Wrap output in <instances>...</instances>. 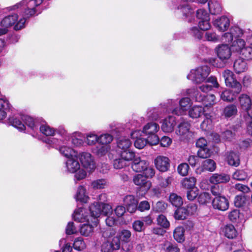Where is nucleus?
I'll return each mask as SVG.
<instances>
[{"instance_id": "c85d7f7f", "label": "nucleus", "mask_w": 252, "mask_h": 252, "mask_svg": "<svg viewBox=\"0 0 252 252\" xmlns=\"http://www.w3.org/2000/svg\"><path fill=\"white\" fill-rule=\"evenodd\" d=\"M233 67L235 72L239 74L246 71L247 69V63L244 59L239 58L235 61Z\"/></svg>"}, {"instance_id": "09e8293b", "label": "nucleus", "mask_w": 252, "mask_h": 252, "mask_svg": "<svg viewBox=\"0 0 252 252\" xmlns=\"http://www.w3.org/2000/svg\"><path fill=\"white\" fill-rule=\"evenodd\" d=\"M121 241L124 243H128L130 241L131 232L126 229H123L117 234Z\"/></svg>"}, {"instance_id": "7c9ffc66", "label": "nucleus", "mask_w": 252, "mask_h": 252, "mask_svg": "<svg viewBox=\"0 0 252 252\" xmlns=\"http://www.w3.org/2000/svg\"><path fill=\"white\" fill-rule=\"evenodd\" d=\"M162 109L161 107L149 108L147 113V117L152 120H158L161 115Z\"/></svg>"}, {"instance_id": "c9c22d12", "label": "nucleus", "mask_w": 252, "mask_h": 252, "mask_svg": "<svg viewBox=\"0 0 252 252\" xmlns=\"http://www.w3.org/2000/svg\"><path fill=\"white\" fill-rule=\"evenodd\" d=\"M210 12L213 15L219 14L221 10L220 4L216 0H210L208 2Z\"/></svg>"}, {"instance_id": "0e129e2a", "label": "nucleus", "mask_w": 252, "mask_h": 252, "mask_svg": "<svg viewBox=\"0 0 252 252\" xmlns=\"http://www.w3.org/2000/svg\"><path fill=\"white\" fill-rule=\"evenodd\" d=\"M210 18L203 19L198 21V26L200 30L202 31H207L211 28V25L209 23Z\"/></svg>"}, {"instance_id": "3c124183", "label": "nucleus", "mask_w": 252, "mask_h": 252, "mask_svg": "<svg viewBox=\"0 0 252 252\" xmlns=\"http://www.w3.org/2000/svg\"><path fill=\"white\" fill-rule=\"evenodd\" d=\"M113 139V136L111 134H103L98 136V143L103 145H109Z\"/></svg>"}, {"instance_id": "de8ad7c7", "label": "nucleus", "mask_w": 252, "mask_h": 252, "mask_svg": "<svg viewBox=\"0 0 252 252\" xmlns=\"http://www.w3.org/2000/svg\"><path fill=\"white\" fill-rule=\"evenodd\" d=\"M165 107L163 109H166V112L168 113H172L175 114V112L173 109L178 108L177 106V101L175 99H169L167 100L166 105H164Z\"/></svg>"}, {"instance_id": "72a5a7b5", "label": "nucleus", "mask_w": 252, "mask_h": 252, "mask_svg": "<svg viewBox=\"0 0 252 252\" xmlns=\"http://www.w3.org/2000/svg\"><path fill=\"white\" fill-rule=\"evenodd\" d=\"M118 154L120 157L126 161L132 160L136 156L135 153L130 148L118 151Z\"/></svg>"}, {"instance_id": "cd10ccee", "label": "nucleus", "mask_w": 252, "mask_h": 252, "mask_svg": "<svg viewBox=\"0 0 252 252\" xmlns=\"http://www.w3.org/2000/svg\"><path fill=\"white\" fill-rule=\"evenodd\" d=\"M234 92L230 90H225L220 94V98L222 100L227 102H232L237 98V94L239 93L236 92V90H234Z\"/></svg>"}, {"instance_id": "20e7f679", "label": "nucleus", "mask_w": 252, "mask_h": 252, "mask_svg": "<svg viewBox=\"0 0 252 252\" xmlns=\"http://www.w3.org/2000/svg\"><path fill=\"white\" fill-rule=\"evenodd\" d=\"M210 72V69L208 66H199L194 69H192L187 76V78L196 84L201 83L206 80Z\"/></svg>"}, {"instance_id": "79ce46f5", "label": "nucleus", "mask_w": 252, "mask_h": 252, "mask_svg": "<svg viewBox=\"0 0 252 252\" xmlns=\"http://www.w3.org/2000/svg\"><path fill=\"white\" fill-rule=\"evenodd\" d=\"M228 163L232 166H237L240 164V159L237 154L231 152L227 156Z\"/></svg>"}, {"instance_id": "603ef678", "label": "nucleus", "mask_w": 252, "mask_h": 252, "mask_svg": "<svg viewBox=\"0 0 252 252\" xmlns=\"http://www.w3.org/2000/svg\"><path fill=\"white\" fill-rule=\"evenodd\" d=\"M169 200L171 204L176 207L181 206L183 203V200L182 197L175 193H172L170 194L169 196Z\"/></svg>"}, {"instance_id": "ea45409f", "label": "nucleus", "mask_w": 252, "mask_h": 252, "mask_svg": "<svg viewBox=\"0 0 252 252\" xmlns=\"http://www.w3.org/2000/svg\"><path fill=\"white\" fill-rule=\"evenodd\" d=\"M205 117L204 121L200 125V127L202 130L207 131H209L212 128V121L211 119V116L209 114H205Z\"/></svg>"}, {"instance_id": "37998d69", "label": "nucleus", "mask_w": 252, "mask_h": 252, "mask_svg": "<svg viewBox=\"0 0 252 252\" xmlns=\"http://www.w3.org/2000/svg\"><path fill=\"white\" fill-rule=\"evenodd\" d=\"M83 136L79 132H75L71 135L72 143L76 146H82L84 143Z\"/></svg>"}, {"instance_id": "6ab92c4d", "label": "nucleus", "mask_w": 252, "mask_h": 252, "mask_svg": "<svg viewBox=\"0 0 252 252\" xmlns=\"http://www.w3.org/2000/svg\"><path fill=\"white\" fill-rule=\"evenodd\" d=\"M88 214L86 209L80 207L74 211L73 218L75 221L78 222H82L86 221L88 222H91V219Z\"/></svg>"}, {"instance_id": "f03ea898", "label": "nucleus", "mask_w": 252, "mask_h": 252, "mask_svg": "<svg viewBox=\"0 0 252 252\" xmlns=\"http://www.w3.org/2000/svg\"><path fill=\"white\" fill-rule=\"evenodd\" d=\"M9 122L12 126L21 131L25 130V125L33 131L37 129L39 126V123L36 119L27 115H14L9 118Z\"/></svg>"}, {"instance_id": "e2e57ef3", "label": "nucleus", "mask_w": 252, "mask_h": 252, "mask_svg": "<svg viewBox=\"0 0 252 252\" xmlns=\"http://www.w3.org/2000/svg\"><path fill=\"white\" fill-rule=\"evenodd\" d=\"M205 38L208 41L217 42L219 40V36L215 32H207L205 34Z\"/></svg>"}, {"instance_id": "4468645a", "label": "nucleus", "mask_w": 252, "mask_h": 252, "mask_svg": "<svg viewBox=\"0 0 252 252\" xmlns=\"http://www.w3.org/2000/svg\"><path fill=\"white\" fill-rule=\"evenodd\" d=\"M157 169L160 172L167 171L170 166V160L169 158L165 156H158L154 160Z\"/></svg>"}, {"instance_id": "2eb2a0df", "label": "nucleus", "mask_w": 252, "mask_h": 252, "mask_svg": "<svg viewBox=\"0 0 252 252\" xmlns=\"http://www.w3.org/2000/svg\"><path fill=\"white\" fill-rule=\"evenodd\" d=\"M216 51L218 57L221 61L229 59L231 55V49L227 44L218 45L216 48Z\"/></svg>"}, {"instance_id": "69168bd1", "label": "nucleus", "mask_w": 252, "mask_h": 252, "mask_svg": "<svg viewBox=\"0 0 252 252\" xmlns=\"http://www.w3.org/2000/svg\"><path fill=\"white\" fill-rule=\"evenodd\" d=\"M142 172L143 173V176L147 179V178H152L155 175V170L149 166H147L146 169H144Z\"/></svg>"}, {"instance_id": "6e6d98bb", "label": "nucleus", "mask_w": 252, "mask_h": 252, "mask_svg": "<svg viewBox=\"0 0 252 252\" xmlns=\"http://www.w3.org/2000/svg\"><path fill=\"white\" fill-rule=\"evenodd\" d=\"M211 199L210 193L206 192L200 193L198 197V201L201 204H207L210 202Z\"/></svg>"}, {"instance_id": "c756f323", "label": "nucleus", "mask_w": 252, "mask_h": 252, "mask_svg": "<svg viewBox=\"0 0 252 252\" xmlns=\"http://www.w3.org/2000/svg\"><path fill=\"white\" fill-rule=\"evenodd\" d=\"M159 129V125L154 122H150L146 124L143 128V132L146 135L156 134Z\"/></svg>"}, {"instance_id": "a19ab883", "label": "nucleus", "mask_w": 252, "mask_h": 252, "mask_svg": "<svg viewBox=\"0 0 252 252\" xmlns=\"http://www.w3.org/2000/svg\"><path fill=\"white\" fill-rule=\"evenodd\" d=\"M108 185V183L105 179H96L91 183V186L94 189H103Z\"/></svg>"}, {"instance_id": "c03bdc74", "label": "nucleus", "mask_w": 252, "mask_h": 252, "mask_svg": "<svg viewBox=\"0 0 252 252\" xmlns=\"http://www.w3.org/2000/svg\"><path fill=\"white\" fill-rule=\"evenodd\" d=\"M247 44L242 50L241 55L246 60H252V43L250 41H247Z\"/></svg>"}, {"instance_id": "bb28decb", "label": "nucleus", "mask_w": 252, "mask_h": 252, "mask_svg": "<svg viewBox=\"0 0 252 252\" xmlns=\"http://www.w3.org/2000/svg\"><path fill=\"white\" fill-rule=\"evenodd\" d=\"M246 45L247 44L244 39L237 38L232 42L231 45V49L232 51L239 53L241 55L242 50Z\"/></svg>"}, {"instance_id": "f257e3e1", "label": "nucleus", "mask_w": 252, "mask_h": 252, "mask_svg": "<svg viewBox=\"0 0 252 252\" xmlns=\"http://www.w3.org/2000/svg\"><path fill=\"white\" fill-rule=\"evenodd\" d=\"M44 0H22L15 5L8 7L9 11H16L21 13L19 17L17 13H13L4 17L0 22L1 27H13L15 31L24 28L26 18L37 15L41 13L43 9L41 4Z\"/></svg>"}, {"instance_id": "4c0bfd02", "label": "nucleus", "mask_w": 252, "mask_h": 252, "mask_svg": "<svg viewBox=\"0 0 252 252\" xmlns=\"http://www.w3.org/2000/svg\"><path fill=\"white\" fill-rule=\"evenodd\" d=\"M97 224L94 225L93 223L92 224H84L80 227V232L82 235L89 236L93 234L94 227Z\"/></svg>"}, {"instance_id": "b1692460", "label": "nucleus", "mask_w": 252, "mask_h": 252, "mask_svg": "<svg viewBox=\"0 0 252 252\" xmlns=\"http://www.w3.org/2000/svg\"><path fill=\"white\" fill-rule=\"evenodd\" d=\"M229 180V176L225 174H214L209 179L210 182L213 184L226 183Z\"/></svg>"}, {"instance_id": "f704fd0d", "label": "nucleus", "mask_w": 252, "mask_h": 252, "mask_svg": "<svg viewBox=\"0 0 252 252\" xmlns=\"http://www.w3.org/2000/svg\"><path fill=\"white\" fill-rule=\"evenodd\" d=\"M60 153L68 159L78 155L77 152L72 148L67 146H62L59 148Z\"/></svg>"}, {"instance_id": "dca6fc26", "label": "nucleus", "mask_w": 252, "mask_h": 252, "mask_svg": "<svg viewBox=\"0 0 252 252\" xmlns=\"http://www.w3.org/2000/svg\"><path fill=\"white\" fill-rule=\"evenodd\" d=\"M65 168L67 172L70 173L76 172L80 168V165L78 161V155L66 159L65 162Z\"/></svg>"}, {"instance_id": "680f3d73", "label": "nucleus", "mask_w": 252, "mask_h": 252, "mask_svg": "<svg viewBox=\"0 0 252 252\" xmlns=\"http://www.w3.org/2000/svg\"><path fill=\"white\" fill-rule=\"evenodd\" d=\"M189 32L190 34L193 36L195 38L200 40L202 38L203 32L196 27H191L189 29Z\"/></svg>"}, {"instance_id": "8fccbe9b", "label": "nucleus", "mask_w": 252, "mask_h": 252, "mask_svg": "<svg viewBox=\"0 0 252 252\" xmlns=\"http://www.w3.org/2000/svg\"><path fill=\"white\" fill-rule=\"evenodd\" d=\"M85 142L88 145L93 146L98 143V136L94 133H89L86 134Z\"/></svg>"}, {"instance_id": "a18cd8bd", "label": "nucleus", "mask_w": 252, "mask_h": 252, "mask_svg": "<svg viewBox=\"0 0 252 252\" xmlns=\"http://www.w3.org/2000/svg\"><path fill=\"white\" fill-rule=\"evenodd\" d=\"M196 183V179L193 177L184 178L181 182L183 187L188 189L194 188Z\"/></svg>"}, {"instance_id": "bf43d9fd", "label": "nucleus", "mask_w": 252, "mask_h": 252, "mask_svg": "<svg viewBox=\"0 0 252 252\" xmlns=\"http://www.w3.org/2000/svg\"><path fill=\"white\" fill-rule=\"evenodd\" d=\"M158 224L164 228L169 227L170 223L167 218L163 215H160L157 218Z\"/></svg>"}, {"instance_id": "e433bc0d", "label": "nucleus", "mask_w": 252, "mask_h": 252, "mask_svg": "<svg viewBox=\"0 0 252 252\" xmlns=\"http://www.w3.org/2000/svg\"><path fill=\"white\" fill-rule=\"evenodd\" d=\"M185 229L182 226H178L175 229L173 236L178 243H182L185 241Z\"/></svg>"}, {"instance_id": "f3484780", "label": "nucleus", "mask_w": 252, "mask_h": 252, "mask_svg": "<svg viewBox=\"0 0 252 252\" xmlns=\"http://www.w3.org/2000/svg\"><path fill=\"white\" fill-rule=\"evenodd\" d=\"M149 162L141 159L140 157L135 156L131 163V168L135 172H141L149 165Z\"/></svg>"}, {"instance_id": "423d86ee", "label": "nucleus", "mask_w": 252, "mask_h": 252, "mask_svg": "<svg viewBox=\"0 0 252 252\" xmlns=\"http://www.w3.org/2000/svg\"><path fill=\"white\" fill-rule=\"evenodd\" d=\"M224 79L225 83L227 87L236 90L237 93H240L242 90V85L236 79L233 72L228 69L224 70L222 73Z\"/></svg>"}, {"instance_id": "2f4dec72", "label": "nucleus", "mask_w": 252, "mask_h": 252, "mask_svg": "<svg viewBox=\"0 0 252 252\" xmlns=\"http://www.w3.org/2000/svg\"><path fill=\"white\" fill-rule=\"evenodd\" d=\"M75 198L76 201H80L83 203L88 202L89 197L86 194V189L83 186H80L78 188Z\"/></svg>"}, {"instance_id": "f8f14e48", "label": "nucleus", "mask_w": 252, "mask_h": 252, "mask_svg": "<svg viewBox=\"0 0 252 252\" xmlns=\"http://www.w3.org/2000/svg\"><path fill=\"white\" fill-rule=\"evenodd\" d=\"M115 233V231L111 228H107L103 232V237L108 238V240L102 245L101 251L102 252H113L115 250L110 244V237H113Z\"/></svg>"}, {"instance_id": "7ed1b4c3", "label": "nucleus", "mask_w": 252, "mask_h": 252, "mask_svg": "<svg viewBox=\"0 0 252 252\" xmlns=\"http://www.w3.org/2000/svg\"><path fill=\"white\" fill-rule=\"evenodd\" d=\"M186 94L194 98L197 102H202L205 106H211L216 103V97L213 94L205 96L201 94L198 90L191 88L187 90Z\"/></svg>"}, {"instance_id": "9b49d317", "label": "nucleus", "mask_w": 252, "mask_h": 252, "mask_svg": "<svg viewBox=\"0 0 252 252\" xmlns=\"http://www.w3.org/2000/svg\"><path fill=\"white\" fill-rule=\"evenodd\" d=\"M90 215L91 221L94 225H96L98 223L97 218L102 213V207L100 204H98L94 202L92 203L89 207Z\"/></svg>"}, {"instance_id": "0eeeda50", "label": "nucleus", "mask_w": 252, "mask_h": 252, "mask_svg": "<svg viewBox=\"0 0 252 252\" xmlns=\"http://www.w3.org/2000/svg\"><path fill=\"white\" fill-rule=\"evenodd\" d=\"M190 125L187 122L181 123L175 130V133L180 141H187L192 136Z\"/></svg>"}, {"instance_id": "338daca9", "label": "nucleus", "mask_w": 252, "mask_h": 252, "mask_svg": "<svg viewBox=\"0 0 252 252\" xmlns=\"http://www.w3.org/2000/svg\"><path fill=\"white\" fill-rule=\"evenodd\" d=\"M197 155L199 158H206L210 157L211 152L206 147L201 148L197 152Z\"/></svg>"}, {"instance_id": "4d7b16f0", "label": "nucleus", "mask_w": 252, "mask_h": 252, "mask_svg": "<svg viewBox=\"0 0 252 252\" xmlns=\"http://www.w3.org/2000/svg\"><path fill=\"white\" fill-rule=\"evenodd\" d=\"M40 131L47 136H53L55 133V130L46 125H42L40 127Z\"/></svg>"}, {"instance_id": "49530a36", "label": "nucleus", "mask_w": 252, "mask_h": 252, "mask_svg": "<svg viewBox=\"0 0 252 252\" xmlns=\"http://www.w3.org/2000/svg\"><path fill=\"white\" fill-rule=\"evenodd\" d=\"M188 212L186 208H179L174 213V218L176 220H183L189 215Z\"/></svg>"}, {"instance_id": "a211bd4d", "label": "nucleus", "mask_w": 252, "mask_h": 252, "mask_svg": "<svg viewBox=\"0 0 252 252\" xmlns=\"http://www.w3.org/2000/svg\"><path fill=\"white\" fill-rule=\"evenodd\" d=\"M176 125L175 117L169 116L163 120L161 122V128L164 132L170 133L174 130Z\"/></svg>"}, {"instance_id": "5701e85b", "label": "nucleus", "mask_w": 252, "mask_h": 252, "mask_svg": "<svg viewBox=\"0 0 252 252\" xmlns=\"http://www.w3.org/2000/svg\"><path fill=\"white\" fill-rule=\"evenodd\" d=\"M216 168L215 162L211 159H207L202 162L201 166L197 169V172L200 174L204 171H214Z\"/></svg>"}, {"instance_id": "39448f33", "label": "nucleus", "mask_w": 252, "mask_h": 252, "mask_svg": "<svg viewBox=\"0 0 252 252\" xmlns=\"http://www.w3.org/2000/svg\"><path fill=\"white\" fill-rule=\"evenodd\" d=\"M82 167L90 173L94 171L96 168L95 163L93 156L88 152H81L78 155V158Z\"/></svg>"}, {"instance_id": "6e6552de", "label": "nucleus", "mask_w": 252, "mask_h": 252, "mask_svg": "<svg viewBox=\"0 0 252 252\" xmlns=\"http://www.w3.org/2000/svg\"><path fill=\"white\" fill-rule=\"evenodd\" d=\"M238 101L239 107L247 112L248 117L252 118V114L250 112L252 102L250 96L246 94H242L239 96Z\"/></svg>"}, {"instance_id": "393cba45", "label": "nucleus", "mask_w": 252, "mask_h": 252, "mask_svg": "<svg viewBox=\"0 0 252 252\" xmlns=\"http://www.w3.org/2000/svg\"><path fill=\"white\" fill-rule=\"evenodd\" d=\"M189 116L193 119H196L201 117L204 113V108L200 105L192 106L188 111Z\"/></svg>"}, {"instance_id": "aec40b11", "label": "nucleus", "mask_w": 252, "mask_h": 252, "mask_svg": "<svg viewBox=\"0 0 252 252\" xmlns=\"http://www.w3.org/2000/svg\"><path fill=\"white\" fill-rule=\"evenodd\" d=\"M219 84L215 77L211 76L206 79L205 83L199 86V89L203 93H208L213 88H218Z\"/></svg>"}, {"instance_id": "774afa93", "label": "nucleus", "mask_w": 252, "mask_h": 252, "mask_svg": "<svg viewBox=\"0 0 252 252\" xmlns=\"http://www.w3.org/2000/svg\"><path fill=\"white\" fill-rule=\"evenodd\" d=\"M132 227L136 232H142L145 229V226L143 221L141 220H136L132 223Z\"/></svg>"}, {"instance_id": "a878e982", "label": "nucleus", "mask_w": 252, "mask_h": 252, "mask_svg": "<svg viewBox=\"0 0 252 252\" xmlns=\"http://www.w3.org/2000/svg\"><path fill=\"white\" fill-rule=\"evenodd\" d=\"M222 234L228 239H234L237 235L235 227L232 224H227L222 228Z\"/></svg>"}, {"instance_id": "473e14b6", "label": "nucleus", "mask_w": 252, "mask_h": 252, "mask_svg": "<svg viewBox=\"0 0 252 252\" xmlns=\"http://www.w3.org/2000/svg\"><path fill=\"white\" fill-rule=\"evenodd\" d=\"M117 144L118 151H120L130 148L132 142L128 138L124 136L119 137L117 139Z\"/></svg>"}, {"instance_id": "1a4fd4ad", "label": "nucleus", "mask_w": 252, "mask_h": 252, "mask_svg": "<svg viewBox=\"0 0 252 252\" xmlns=\"http://www.w3.org/2000/svg\"><path fill=\"white\" fill-rule=\"evenodd\" d=\"M133 182L143 191L147 192L152 186V183L148 180L143 175L136 174L133 177Z\"/></svg>"}, {"instance_id": "58836bf2", "label": "nucleus", "mask_w": 252, "mask_h": 252, "mask_svg": "<svg viewBox=\"0 0 252 252\" xmlns=\"http://www.w3.org/2000/svg\"><path fill=\"white\" fill-rule=\"evenodd\" d=\"M237 112V108L235 104H229L224 108L223 113L225 117L229 118L235 116Z\"/></svg>"}, {"instance_id": "4be33fe9", "label": "nucleus", "mask_w": 252, "mask_h": 252, "mask_svg": "<svg viewBox=\"0 0 252 252\" xmlns=\"http://www.w3.org/2000/svg\"><path fill=\"white\" fill-rule=\"evenodd\" d=\"M213 25L220 31L224 32L227 30L229 27L230 22L229 19L225 16H221L215 20Z\"/></svg>"}, {"instance_id": "412c9836", "label": "nucleus", "mask_w": 252, "mask_h": 252, "mask_svg": "<svg viewBox=\"0 0 252 252\" xmlns=\"http://www.w3.org/2000/svg\"><path fill=\"white\" fill-rule=\"evenodd\" d=\"M124 202L126 206L127 210L130 213H133L137 209L138 201L134 196L129 195L124 199Z\"/></svg>"}, {"instance_id": "052dcab7", "label": "nucleus", "mask_w": 252, "mask_h": 252, "mask_svg": "<svg viewBox=\"0 0 252 252\" xmlns=\"http://www.w3.org/2000/svg\"><path fill=\"white\" fill-rule=\"evenodd\" d=\"M189 166L187 163H182L179 164L177 168L178 173L182 176H185L188 174Z\"/></svg>"}, {"instance_id": "5fc2aeb1", "label": "nucleus", "mask_w": 252, "mask_h": 252, "mask_svg": "<svg viewBox=\"0 0 252 252\" xmlns=\"http://www.w3.org/2000/svg\"><path fill=\"white\" fill-rule=\"evenodd\" d=\"M232 178L238 181H243L248 178V174L243 170H237L233 174Z\"/></svg>"}, {"instance_id": "ddd939ff", "label": "nucleus", "mask_w": 252, "mask_h": 252, "mask_svg": "<svg viewBox=\"0 0 252 252\" xmlns=\"http://www.w3.org/2000/svg\"><path fill=\"white\" fill-rule=\"evenodd\" d=\"M212 203L214 209L221 211L227 210L229 207V202L224 196H216Z\"/></svg>"}, {"instance_id": "13d9d810", "label": "nucleus", "mask_w": 252, "mask_h": 252, "mask_svg": "<svg viewBox=\"0 0 252 252\" xmlns=\"http://www.w3.org/2000/svg\"><path fill=\"white\" fill-rule=\"evenodd\" d=\"M73 248L79 251L83 250L86 248V244L83 239L81 237L75 239L73 243Z\"/></svg>"}, {"instance_id": "9d476101", "label": "nucleus", "mask_w": 252, "mask_h": 252, "mask_svg": "<svg viewBox=\"0 0 252 252\" xmlns=\"http://www.w3.org/2000/svg\"><path fill=\"white\" fill-rule=\"evenodd\" d=\"M179 107L178 108L173 109L175 114L177 115H181L189 111L192 105V101L188 97L182 98L179 101Z\"/></svg>"}, {"instance_id": "864d4df0", "label": "nucleus", "mask_w": 252, "mask_h": 252, "mask_svg": "<svg viewBox=\"0 0 252 252\" xmlns=\"http://www.w3.org/2000/svg\"><path fill=\"white\" fill-rule=\"evenodd\" d=\"M110 149V145H99L94 149L95 154L99 157H103L105 155Z\"/></svg>"}]
</instances>
